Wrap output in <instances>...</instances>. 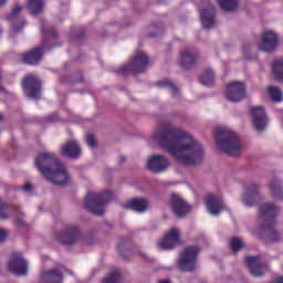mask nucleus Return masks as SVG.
<instances>
[{"label":"nucleus","instance_id":"1","mask_svg":"<svg viewBox=\"0 0 283 283\" xmlns=\"http://www.w3.org/2000/svg\"><path fill=\"white\" fill-rule=\"evenodd\" d=\"M153 139L181 165L192 166L202 163L205 156L202 145L178 127L159 125Z\"/></svg>","mask_w":283,"mask_h":283},{"label":"nucleus","instance_id":"2","mask_svg":"<svg viewBox=\"0 0 283 283\" xmlns=\"http://www.w3.org/2000/svg\"><path fill=\"white\" fill-rule=\"evenodd\" d=\"M35 167L40 174L52 185L65 187L70 182L67 169L52 153H42L35 158Z\"/></svg>","mask_w":283,"mask_h":283},{"label":"nucleus","instance_id":"3","mask_svg":"<svg viewBox=\"0 0 283 283\" xmlns=\"http://www.w3.org/2000/svg\"><path fill=\"white\" fill-rule=\"evenodd\" d=\"M277 213H280V209L274 203L260 205V218L263 222L256 233L259 239L264 240L262 233H265L271 242H280L282 240V237L275 230V218H277Z\"/></svg>","mask_w":283,"mask_h":283},{"label":"nucleus","instance_id":"4","mask_svg":"<svg viewBox=\"0 0 283 283\" xmlns=\"http://www.w3.org/2000/svg\"><path fill=\"white\" fill-rule=\"evenodd\" d=\"M217 147L228 156H240L242 147L240 146V137L233 130L227 127H219L213 132Z\"/></svg>","mask_w":283,"mask_h":283},{"label":"nucleus","instance_id":"5","mask_svg":"<svg viewBox=\"0 0 283 283\" xmlns=\"http://www.w3.org/2000/svg\"><path fill=\"white\" fill-rule=\"evenodd\" d=\"M114 200V195L107 190L102 193L87 192L84 198V207L90 213L94 216L105 214V205H109Z\"/></svg>","mask_w":283,"mask_h":283},{"label":"nucleus","instance_id":"6","mask_svg":"<svg viewBox=\"0 0 283 283\" xmlns=\"http://www.w3.org/2000/svg\"><path fill=\"white\" fill-rule=\"evenodd\" d=\"M148 65L149 56H147V53L138 51L128 64L117 71V74H120V76H127V74H143Z\"/></svg>","mask_w":283,"mask_h":283},{"label":"nucleus","instance_id":"7","mask_svg":"<svg viewBox=\"0 0 283 283\" xmlns=\"http://www.w3.org/2000/svg\"><path fill=\"white\" fill-rule=\"evenodd\" d=\"M198 253H200V248L198 245H190L181 253L178 264L184 273H189L196 269Z\"/></svg>","mask_w":283,"mask_h":283},{"label":"nucleus","instance_id":"8","mask_svg":"<svg viewBox=\"0 0 283 283\" xmlns=\"http://www.w3.org/2000/svg\"><path fill=\"white\" fill-rule=\"evenodd\" d=\"M55 240L64 247H72L81 240L78 226H66L64 230L55 232Z\"/></svg>","mask_w":283,"mask_h":283},{"label":"nucleus","instance_id":"9","mask_svg":"<svg viewBox=\"0 0 283 283\" xmlns=\"http://www.w3.org/2000/svg\"><path fill=\"white\" fill-rule=\"evenodd\" d=\"M226 97L230 103H240L247 98V86L242 82H231L226 85Z\"/></svg>","mask_w":283,"mask_h":283},{"label":"nucleus","instance_id":"10","mask_svg":"<svg viewBox=\"0 0 283 283\" xmlns=\"http://www.w3.org/2000/svg\"><path fill=\"white\" fill-rule=\"evenodd\" d=\"M22 87L25 92H29L27 93L29 98H33L34 101L41 98V80L36 75H27L22 81Z\"/></svg>","mask_w":283,"mask_h":283},{"label":"nucleus","instance_id":"11","mask_svg":"<svg viewBox=\"0 0 283 283\" xmlns=\"http://www.w3.org/2000/svg\"><path fill=\"white\" fill-rule=\"evenodd\" d=\"M9 271L18 277L28 275V261L21 256V253H13L9 260Z\"/></svg>","mask_w":283,"mask_h":283},{"label":"nucleus","instance_id":"12","mask_svg":"<svg viewBox=\"0 0 283 283\" xmlns=\"http://www.w3.org/2000/svg\"><path fill=\"white\" fill-rule=\"evenodd\" d=\"M202 10L200 11V19L202 28L209 30L216 25V8L209 0H203Z\"/></svg>","mask_w":283,"mask_h":283},{"label":"nucleus","instance_id":"13","mask_svg":"<svg viewBox=\"0 0 283 283\" xmlns=\"http://www.w3.org/2000/svg\"><path fill=\"white\" fill-rule=\"evenodd\" d=\"M252 123L256 132H264L266 125H269V116L266 111L262 106H255L251 108Z\"/></svg>","mask_w":283,"mask_h":283},{"label":"nucleus","instance_id":"14","mask_svg":"<svg viewBox=\"0 0 283 283\" xmlns=\"http://www.w3.org/2000/svg\"><path fill=\"white\" fill-rule=\"evenodd\" d=\"M169 165H171V163L163 155H154L147 161V167L153 174H163V171H167Z\"/></svg>","mask_w":283,"mask_h":283},{"label":"nucleus","instance_id":"15","mask_svg":"<svg viewBox=\"0 0 283 283\" xmlns=\"http://www.w3.org/2000/svg\"><path fill=\"white\" fill-rule=\"evenodd\" d=\"M180 244V232L177 228H172L159 242L158 247L161 251H171Z\"/></svg>","mask_w":283,"mask_h":283},{"label":"nucleus","instance_id":"16","mask_svg":"<svg viewBox=\"0 0 283 283\" xmlns=\"http://www.w3.org/2000/svg\"><path fill=\"white\" fill-rule=\"evenodd\" d=\"M206 207L212 216H219V213H222V211L227 209L222 197H218L216 195H209L207 197Z\"/></svg>","mask_w":283,"mask_h":283},{"label":"nucleus","instance_id":"17","mask_svg":"<svg viewBox=\"0 0 283 283\" xmlns=\"http://www.w3.org/2000/svg\"><path fill=\"white\" fill-rule=\"evenodd\" d=\"M171 209L177 218H185L191 211L189 203L178 195H171Z\"/></svg>","mask_w":283,"mask_h":283},{"label":"nucleus","instance_id":"18","mask_svg":"<svg viewBox=\"0 0 283 283\" xmlns=\"http://www.w3.org/2000/svg\"><path fill=\"white\" fill-rule=\"evenodd\" d=\"M260 48L262 52H275L277 50V34L273 31H265Z\"/></svg>","mask_w":283,"mask_h":283},{"label":"nucleus","instance_id":"19","mask_svg":"<svg viewBox=\"0 0 283 283\" xmlns=\"http://www.w3.org/2000/svg\"><path fill=\"white\" fill-rule=\"evenodd\" d=\"M247 265L253 277H262L266 270V265L260 261V256H248Z\"/></svg>","mask_w":283,"mask_h":283},{"label":"nucleus","instance_id":"20","mask_svg":"<svg viewBox=\"0 0 283 283\" xmlns=\"http://www.w3.org/2000/svg\"><path fill=\"white\" fill-rule=\"evenodd\" d=\"M23 8L21 7H15L12 9V11L7 15V21H11L12 23V30L13 32H21L23 28L28 24L25 20L19 18V14H21Z\"/></svg>","mask_w":283,"mask_h":283},{"label":"nucleus","instance_id":"21","mask_svg":"<svg viewBox=\"0 0 283 283\" xmlns=\"http://www.w3.org/2000/svg\"><path fill=\"white\" fill-rule=\"evenodd\" d=\"M259 196L260 186H258V184H252L245 187V193L243 195L242 202L245 205V207H253Z\"/></svg>","mask_w":283,"mask_h":283},{"label":"nucleus","instance_id":"22","mask_svg":"<svg viewBox=\"0 0 283 283\" xmlns=\"http://www.w3.org/2000/svg\"><path fill=\"white\" fill-rule=\"evenodd\" d=\"M198 63V52L185 50L180 52V66L182 70H189Z\"/></svg>","mask_w":283,"mask_h":283},{"label":"nucleus","instance_id":"23","mask_svg":"<svg viewBox=\"0 0 283 283\" xmlns=\"http://www.w3.org/2000/svg\"><path fill=\"white\" fill-rule=\"evenodd\" d=\"M43 50L45 46H38L22 55V61L28 65H38L43 59Z\"/></svg>","mask_w":283,"mask_h":283},{"label":"nucleus","instance_id":"24","mask_svg":"<svg viewBox=\"0 0 283 283\" xmlns=\"http://www.w3.org/2000/svg\"><path fill=\"white\" fill-rule=\"evenodd\" d=\"M41 283H63V272L59 269L46 270L41 273Z\"/></svg>","mask_w":283,"mask_h":283},{"label":"nucleus","instance_id":"25","mask_svg":"<svg viewBox=\"0 0 283 283\" xmlns=\"http://www.w3.org/2000/svg\"><path fill=\"white\" fill-rule=\"evenodd\" d=\"M62 156L66 158H80L81 157V146L76 140H70L64 146H62Z\"/></svg>","mask_w":283,"mask_h":283},{"label":"nucleus","instance_id":"26","mask_svg":"<svg viewBox=\"0 0 283 283\" xmlns=\"http://www.w3.org/2000/svg\"><path fill=\"white\" fill-rule=\"evenodd\" d=\"M147 207H149V201L143 198L132 199L124 205V209H132V211H138L139 213L147 211Z\"/></svg>","mask_w":283,"mask_h":283},{"label":"nucleus","instance_id":"27","mask_svg":"<svg viewBox=\"0 0 283 283\" xmlns=\"http://www.w3.org/2000/svg\"><path fill=\"white\" fill-rule=\"evenodd\" d=\"M21 208L19 206H10L0 199V219L8 220L10 216H19Z\"/></svg>","mask_w":283,"mask_h":283},{"label":"nucleus","instance_id":"28","mask_svg":"<svg viewBox=\"0 0 283 283\" xmlns=\"http://www.w3.org/2000/svg\"><path fill=\"white\" fill-rule=\"evenodd\" d=\"M28 8L31 14L36 17V14H41L43 12V8H45V0H28Z\"/></svg>","mask_w":283,"mask_h":283},{"label":"nucleus","instance_id":"29","mask_svg":"<svg viewBox=\"0 0 283 283\" xmlns=\"http://www.w3.org/2000/svg\"><path fill=\"white\" fill-rule=\"evenodd\" d=\"M156 85L158 87H165L166 90H169V92L171 93V96L174 97L180 94V88H178V86H176V84L171 82V80L159 81L156 83Z\"/></svg>","mask_w":283,"mask_h":283},{"label":"nucleus","instance_id":"30","mask_svg":"<svg viewBox=\"0 0 283 283\" xmlns=\"http://www.w3.org/2000/svg\"><path fill=\"white\" fill-rule=\"evenodd\" d=\"M272 72L276 81H283V59L276 57L272 64Z\"/></svg>","mask_w":283,"mask_h":283},{"label":"nucleus","instance_id":"31","mask_svg":"<svg viewBox=\"0 0 283 283\" xmlns=\"http://www.w3.org/2000/svg\"><path fill=\"white\" fill-rule=\"evenodd\" d=\"M129 243V237L122 238L117 244V251L123 255L124 260H129L127 259V254H132V249L127 248V244Z\"/></svg>","mask_w":283,"mask_h":283},{"label":"nucleus","instance_id":"32","mask_svg":"<svg viewBox=\"0 0 283 283\" xmlns=\"http://www.w3.org/2000/svg\"><path fill=\"white\" fill-rule=\"evenodd\" d=\"M270 191L272 196H274V198H280L281 200H283V189L282 186L280 185V179L274 178L270 182Z\"/></svg>","mask_w":283,"mask_h":283},{"label":"nucleus","instance_id":"33","mask_svg":"<svg viewBox=\"0 0 283 283\" xmlns=\"http://www.w3.org/2000/svg\"><path fill=\"white\" fill-rule=\"evenodd\" d=\"M221 10L233 12L238 8V0H217Z\"/></svg>","mask_w":283,"mask_h":283},{"label":"nucleus","instance_id":"34","mask_svg":"<svg viewBox=\"0 0 283 283\" xmlns=\"http://www.w3.org/2000/svg\"><path fill=\"white\" fill-rule=\"evenodd\" d=\"M216 78V75L213 74V71L211 69H208L206 72L202 73V75L199 76V82L201 85H213V81Z\"/></svg>","mask_w":283,"mask_h":283},{"label":"nucleus","instance_id":"35","mask_svg":"<svg viewBox=\"0 0 283 283\" xmlns=\"http://www.w3.org/2000/svg\"><path fill=\"white\" fill-rule=\"evenodd\" d=\"M123 280V275L120 274V270L114 269L111 271L108 276L105 279L103 283H120Z\"/></svg>","mask_w":283,"mask_h":283},{"label":"nucleus","instance_id":"36","mask_svg":"<svg viewBox=\"0 0 283 283\" xmlns=\"http://www.w3.org/2000/svg\"><path fill=\"white\" fill-rule=\"evenodd\" d=\"M268 92L270 94V98L274 103H282V101H283V98H282V90H280L279 87H275V86H270L268 88Z\"/></svg>","mask_w":283,"mask_h":283},{"label":"nucleus","instance_id":"37","mask_svg":"<svg viewBox=\"0 0 283 283\" xmlns=\"http://www.w3.org/2000/svg\"><path fill=\"white\" fill-rule=\"evenodd\" d=\"M41 32L45 41L49 39H56L59 36V33H56V29H54V27H42Z\"/></svg>","mask_w":283,"mask_h":283},{"label":"nucleus","instance_id":"38","mask_svg":"<svg viewBox=\"0 0 283 283\" xmlns=\"http://www.w3.org/2000/svg\"><path fill=\"white\" fill-rule=\"evenodd\" d=\"M244 247V242H242V239L234 237L230 239V249L233 251V253H238L240 249Z\"/></svg>","mask_w":283,"mask_h":283},{"label":"nucleus","instance_id":"39","mask_svg":"<svg viewBox=\"0 0 283 283\" xmlns=\"http://www.w3.org/2000/svg\"><path fill=\"white\" fill-rule=\"evenodd\" d=\"M86 143L88 147H96V137L94 136V134H88L86 136Z\"/></svg>","mask_w":283,"mask_h":283},{"label":"nucleus","instance_id":"40","mask_svg":"<svg viewBox=\"0 0 283 283\" xmlns=\"http://www.w3.org/2000/svg\"><path fill=\"white\" fill-rule=\"evenodd\" d=\"M15 224L18 227H22V224H25V221L23 220V213H21V216L17 218Z\"/></svg>","mask_w":283,"mask_h":283},{"label":"nucleus","instance_id":"41","mask_svg":"<svg viewBox=\"0 0 283 283\" xmlns=\"http://www.w3.org/2000/svg\"><path fill=\"white\" fill-rule=\"evenodd\" d=\"M8 238V231L0 228V242H3Z\"/></svg>","mask_w":283,"mask_h":283},{"label":"nucleus","instance_id":"42","mask_svg":"<svg viewBox=\"0 0 283 283\" xmlns=\"http://www.w3.org/2000/svg\"><path fill=\"white\" fill-rule=\"evenodd\" d=\"M32 189V185L31 184H27L23 186V190L24 191H30Z\"/></svg>","mask_w":283,"mask_h":283},{"label":"nucleus","instance_id":"43","mask_svg":"<svg viewBox=\"0 0 283 283\" xmlns=\"http://www.w3.org/2000/svg\"><path fill=\"white\" fill-rule=\"evenodd\" d=\"M6 3H8V0H0V8H3V6H6Z\"/></svg>","mask_w":283,"mask_h":283},{"label":"nucleus","instance_id":"44","mask_svg":"<svg viewBox=\"0 0 283 283\" xmlns=\"http://www.w3.org/2000/svg\"><path fill=\"white\" fill-rule=\"evenodd\" d=\"M125 160V156H120L119 157V165H122V163Z\"/></svg>","mask_w":283,"mask_h":283},{"label":"nucleus","instance_id":"45","mask_svg":"<svg viewBox=\"0 0 283 283\" xmlns=\"http://www.w3.org/2000/svg\"><path fill=\"white\" fill-rule=\"evenodd\" d=\"M0 81H1V73H0ZM0 92H3V86L0 84Z\"/></svg>","mask_w":283,"mask_h":283},{"label":"nucleus","instance_id":"46","mask_svg":"<svg viewBox=\"0 0 283 283\" xmlns=\"http://www.w3.org/2000/svg\"><path fill=\"white\" fill-rule=\"evenodd\" d=\"M3 120V114L0 113V122Z\"/></svg>","mask_w":283,"mask_h":283},{"label":"nucleus","instance_id":"47","mask_svg":"<svg viewBox=\"0 0 283 283\" xmlns=\"http://www.w3.org/2000/svg\"><path fill=\"white\" fill-rule=\"evenodd\" d=\"M159 283H170L169 281H160Z\"/></svg>","mask_w":283,"mask_h":283},{"label":"nucleus","instance_id":"48","mask_svg":"<svg viewBox=\"0 0 283 283\" xmlns=\"http://www.w3.org/2000/svg\"><path fill=\"white\" fill-rule=\"evenodd\" d=\"M2 33H3V29L0 28V36H1Z\"/></svg>","mask_w":283,"mask_h":283},{"label":"nucleus","instance_id":"49","mask_svg":"<svg viewBox=\"0 0 283 283\" xmlns=\"http://www.w3.org/2000/svg\"><path fill=\"white\" fill-rule=\"evenodd\" d=\"M150 36H158V34H150Z\"/></svg>","mask_w":283,"mask_h":283}]
</instances>
